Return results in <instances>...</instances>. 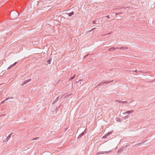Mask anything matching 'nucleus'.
<instances>
[{"instance_id":"16","label":"nucleus","mask_w":155,"mask_h":155,"mask_svg":"<svg viewBox=\"0 0 155 155\" xmlns=\"http://www.w3.org/2000/svg\"><path fill=\"white\" fill-rule=\"evenodd\" d=\"M76 77V74H74L73 77H71L70 79V80H72L74 79Z\"/></svg>"},{"instance_id":"33","label":"nucleus","mask_w":155,"mask_h":155,"mask_svg":"<svg viewBox=\"0 0 155 155\" xmlns=\"http://www.w3.org/2000/svg\"><path fill=\"white\" fill-rule=\"evenodd\" d=\"M128 116V115L127 116H126V117H127Z\"/></svg>"},{"instance_id":"32","label":"nucleus","mask_w":155,"mask_h":155,"mask_svg":"<svg viewBox=\"0 0 155 155\" xmlns=\"http://www.w3.org/2000/svg\"><path fill=\"white\" fill-rule=\"evenodd\" d=\"M110 33H111V32H110V33H108V35H109V34H110Z\"/></svg>"},{"instance_id":"27","label":"nucleus","mask_w":155,"mask_h":155,"mask_svg":"<svg viewBox=\"0 0 155 155\" xmlns=\"http://www.w3.org/2000/svg\"><path fill=\"white\" fill-rule=\"evenodd\" d=\"M116 48L117 49H120V47H117Z\"/></svg>"},{"instance_id":"13","label":"nucleus","mask_w":155,"mask_h":155,"mask_svg":"<svg viewBox=\"0 0 155 155\" xmlns=\"http://www.w3.org/2000/svg\"><path fill=\"white\" fill-rule=\"evenodd\" d=\"M127 49V47H120V49H123L124 50L125 49Z\"/></svg>"},{"instance_id":"9","label":"nucleus","mask_w":155,"mask_h":155,"mask_svg":"<svg viewBox=\"0 0 155 155\" xmlns=\"http://www.w3.org/2000/svg\"><path fill=\"white\" fill-rule=\"evenodd\" d=\"M115 48L114 47H112V48H110L108 50V51H114V50H115Z\"/></svg>"},{"instance_id":"31","label":"nucleus","mask_w":155,"mask_h":155,"mask_svg":"<svg viewBox=\"0 0 155 155\" xmlns=\"http://www.w3.org/2000/svg\"><path fill=\"white\" fill-rule=\"evenodd\" d=\"M93 24L95 23V22L94 21H93Z\"/></svg>"},{"instance_id":"21","label":"nucleus","mask_w":155,"mask_h":155,"mask_svg":"<svg viewBox=\"0 0 155 155\" xmlns=\"http://www.w3.org/2000/svg\"><path fill=\"white\" fill-rule=\"evenodd\" d=\"M122 103H127V101H123Z\"/></svg>"},{"instance_id":"12","label":"nucleus","mask_w":155,"mask_h":155,"mask_svg":"<svg viewBox=\"0 0 155 155\" xmlns=\"http://www.w3.org/2000/svg\"><path fill=\"white\" fill-rule=\"evenodd\" d=\"M134 112L133 110H129L126 112L127 114H129L130 113H133Z\"/></svg>"},{"instance_id":"28","label":"nucleus","mask_w":155,"mask_h":155,"mask_svg":"<svg viewBox=\"0 0 155 155\" xmlns=\"http://www.w3.org/2000/svg\"><path fill=\"white\" fill-rule=\"evenodd\" d=\"M137 72V70H135V71H133V72Z\"/></svg>"},{"instance_id":"25","label":"nucleus","mask_w":155,"mask_h":155,"mask_svg":"<svg viewBox=\"0 0 155 155\" xmlns=\"http://www.w3.org/2000/svg\"><path fill=\"white\" fill-rule=\"evenodd\" d=\"M106 17H107L108 18H110L109 15L107 16H106Z\"/></svg>"},{"instance_id":"23","label":"nucleus","mask_w":155,"mask_h":155,"mask_svg":"<svg viewBox=\"0 0 155 155\" xmlns=\"http://www.w3.org/2000/svg\"><path fill=\"white\" fill-rule=\"evenodd\" d=\"M8 99H12V98H13L12 97H8Z\"/></svg>"},{"instance_id":"4","label":"nucleus","mask_w":155,"mask_h":155,"mask_svg":"<svg viewBox=\"0 0 155 155\" xmlns=\"http://www.w3.org/2000/svg\"><path fill=\"white\" fill-rule=\"evenodd\" d=\"M31 81V79H30L28 80H26L24 81L23 82V83L21 85V86H23L24 84H27V83L29 82V81Z\"/></svg>"},{"instance_id":"29","label":"nucleus","mask_w":155,"mask_h":155,"mask_svg":"<svg viewBox=\"0 0 155 155\" xmlns=\"http://www.w3.org/2000/svg\"><path fill=\"white\" fill-rule=\"evenodd\" d=\"M118 101L120 103H121V101Z\"/></svg>"},{"instance_id":"20","label":"nucleus","mask_w":155,"mask_h":155,"mask_svg":"<svg viewBox=\"0 0 155 155\" xmlns=\"http://www.w3.org/2000/svg\"><path fill=\"white\" fill-rule=\"evenodd\" d=\"M82 81V80H78V81H76V82H77L78 83L79 81Z\"/></svg>"},{"instance_id":"1","label":"nucleus","mask_w":155,"mask_h":155,"mask_svg":"<svg viewBox=\"0 0 155 155\" xmlns=\"http://www.w3.org/2000/svg\"><path fill=\"white\" fill-rule=\"evenodd\" d=\"M113 81H110L109 82L104 81V82H100L98 84L100 85H105V84H108L112 82Z\"/></svg>"},{"instance_id":"3","label":"nucleus","mask_w":155,"mask_h":155,"mask_svg":"<svg viewBox=\"0 0 155 155\" xmlns=\"http://www.w3.org/2000/svg\"><path fill=\"white\" fill-rule=\"evenodd\" d=\"M110 152H111V150L109 151H100L97 153L96 154L97 155H99L100 154H104V153H110Z\"/></svg>"},{"instance_id":"30","label":"nucleus","mask_w":155,"mask_h":155,"mask_svg":"<svg viewBox=\"0 0 155 155\" xmlns=\"http://www.w3.org/2000/svg\"><path fill=\"white\" fill-rule=\"evenodd\" d=\"M95 28H93V29H91V31L92 30H93V29H95Z\"/></svg>"},{"instance_id":"11","label":"nucleus","mask_w":155,"mask_h":155,"mask_svg":"<svg viewBox=\"0 0 155 155\" xmlns=\"http://www.w3.org/2000/svg\"><path fill=\"white\" fill-rule=\"evenodd\" d=\"M123 149L122 148L120 149L117 151V153L118 154H120L123 151Z\"/></svg>"},{"instance_id":"7","label":"nucleus","mask_w":155,"mask_h":155,"mask_svg":"<svg viewBox=\"0 0 155 155\" xmlns=\"http://www.w3.org/2000/svg\"><path fill=\"white\" fill-rule=\"evenodd\" d=\"M84 134V132H83L81 133L78 136V138H81L82 136H83Z\"/></svg>"},{"instance_id":"15","label":"nucleus","mask_w":155,"mask_h":155,"mask_svg":"<svg viewBox=\"0 0 155 155\" xmlns=\"http://www.w3.org/2000/svg\"><path fill=\"white\" fill-rule=\"evenodd\" d=\"M52 60V58H50L47 61V63L49 64H50L51 63V61Z\"/></svg>"},{"instance_id":"34","label":"nucleus","mask_w":155,"mask_h":155,"mask_svg":"<svg viewBox=\"0 0 155 155\" xmlns=\"http://www.w3.org/2000/svg\"><path fill=\"white\" fill-rule=\"evenodd\" d=\"M72 1L73 0H71Z\"/></svg>"},{"instance_id":"6","label":"nucleus","mask_w":155,"mask_h":155,"mask_svg":"<svg viewBox=\"0 0 155 155\" xmlns=\"http://www.w3.org/2000/svg\"><path fill=\"white\" fill-rule=\"evenodd\" d=\"M59 99V96H58L57 97V98L55 99V100L53 102L52 104H55L56 102H57Z\"/></svg>"},{"instance_id":"26","label":"nucleus","mask_w":155,"mask_h":155,"mask_svg":"<svg viewBox=\"0 0 155 155\" xmlns=\"http://www.w3.org/2000/svg\"><path fill=\"white\" fill-rule=\"evenodd\" d=\"M5 101V100H4L3 101H2V102H1V103H3Z\"/></svg>"},{"instance_id":"24","label":"nucleus","mask_w":155,"mask_h":155,"mask_svg":"<svg viewBox=\"0 0 155 155\" xmlns=\"http://www.w3.org/2000/svg\"><path fill=\"white\" fill-rule=\"evenodd\" d=\"M8 100V98H6V99H5L4 100L5 101H7Z\"/></svg>"},{"instance_id":"17","label":"nucleus","mask_w":155,"mask_h":155,"mask_svg":"<svg viewBox=\"0 0 155 155\" xmlns=\"http://www.w3.org/2000/svg\"><path fill=\"white\" fill-rule=\"evenodd\" d=\"M122 12H117L115 13L116 15H119L122 14Z\"/></svg>"},{"instance_id":"5","label":"nucleus","mask_w":155,"mask_h":155,"mask_svg":"<svg viewBox=\"0 0 155 155\" xmlns=\"http://www.w3.org/2000/svg\"><path fill=\"white\" fill-rule=\"evenodd\" d=\"M17 62H15L13 64L11 65H10L7 68V70H8V69H10L11 68H12L13 66H15L16 65V64H17Z\"/></svg>"},{"instance_id":"18","label":"nucleus","mask_w":155,"mask_h":155,"mask_svg":"<svg viewBox=\"0 0 155 155\" xmlns=\"http://www.w3.org/2000/svg\"><path fill=\"white\" fill-rule=\"evenodd\" d=\"M84 84V83H81V82H80L79 83V86H82Z\"/></svg>"},{"instance_id":"8","label":"nucleus","mask_w":155,"mask_h":155,"mask_svg":"<svg viewBox=\"0 0 155 155\" xmlns=\"http://www.w3.org/2000/svg\"><path fill=\"white\" fill-rule=\"evenodd\" d=\"M12 134H13V133H12L11 134H9L8 135V137L6 138V140H7V141H8V140L10 138V137L12 136Z\"/></svg>"},{"instance_id":"2","label":"nucleus","mask_w":155,"mask_h":155,"mask_svg":"<svg viewBox=\"0 0 155 155\" xmlns=\"http://www.w3.org/2000/svg\"><path fill=\"white\" fill-rule=\"evenodd\" d=\"M112 133V132H111V131L109 132L107 134H105L104 135V136L102 137V139H105V138H107L108 136L110 135Z\"/></svg>"},{"instance_id":"10","label":"nucleus","mask_w":155,"mask_h":155,"mask_svg":"<svg viewBox=\"0 0 155 155\" xmlns=\"http://www.w3.org/2000/svg\"><path fill=\"white\" fill-rule=\"evenodd\" d=\"M91 55L90 54H88L85 56H84V58L85 59H87L88 58H89V56H90Z\"/></svg>"},{"instance_id":"19","label":"nucleus","mask_w":155,"mask_h":155,"mask_svg":"<svg viewBox=\"0 0 155 155\" xmlns=\"http://www.w3.org/2000/svg\"><path fill=\"white\" fill-rule=\"evenodd\" d=\"M39 138V137H36L35 138V139H33V140H37V139H38Z\"/></svg>"},{"instance_id":"22","label":"nucleus","mask_w":155,"mask_h":155,"mask_svg":"<svg viewBox=\"0 0 155 155\" xmlns=\"http://www.w3.org/2000/svg\"><path fill=\"white\" fill-rule=\"evenodd\" d=\"M122 114H127V113H126V112H125L123 113Z\"/></svg>"},{"instance_id":"14","label":"nucleus","mask_w":155,"mask_h":155,"mask_svg":"<svg viewBox=\"0 0 155 155\" xmlns=\"http://www.w3.org/2000/svg\"><path fill=\"white\" fill-rule=\"evenodd\" d=\"M74 14V12L73 11L69 13L68 14V15L69 16H71Z\"/></svg>"}]
</instances>
